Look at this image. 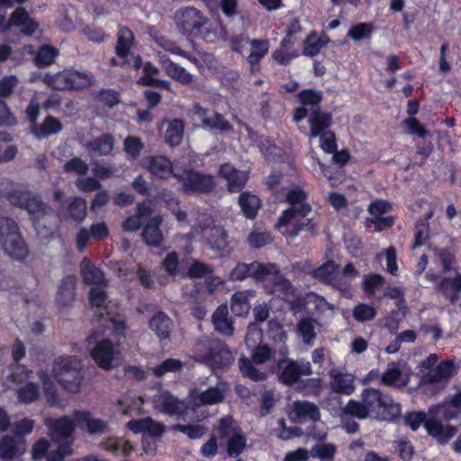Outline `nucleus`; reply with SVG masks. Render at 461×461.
Returning a JSON list of instances; mask_svg holds the SVG:
<instances>
[{
    "mask_svg": "<svg viewBox=\"0 0 461 461\" xmlns=\"http://www.w3.org/2000/svg\"><path fill=\"white\" fill-rule=\"evenodd\" d=\"M344 413L365 420L372 417L381 421L393 423H403L404 415H402V405L396 402L390 395L384 394L380 390L368 387L363 389L360 401L350 399Z\"/></svg>",
    "mask_w": 461,
    "mask_h": 461,
    "instance_id": "obj_1",
    "label": "nucleus"
},
{
    "mask_svg": "<svg viewBox=\"0 0 461 461\" xmlns=\"http://www.w3.org/2000/svg\"><path fill=\"white\" fill-rule=\"evenodd\" d=\"M451 407H461V390L455 393L449 402L431 405L427 411H406L403 425L412 431L423 427L426 432H457L455 426L448 424L458 415V411Z\"/></svg>",
    "mask_w": 461,
    "mask_h": 461,
    "instance_id": "obj_2",
    "label": "nucleus"
},
{
    "mask_svg": "<svg viewBox=\"0 0 461 461\" xmlns=\"http://www.w3.org/2000/svg\"><path fill=\"white\" fill-rule=\"evenodd\" d=\"M297 98L301 106L294 108L293 121L298 123L304 120L309 112L307 106H311V114L308 118L310 126L308 136L317 138L330 131V127L332 124V114L321 110L320 104L322 101V94L312 88L303 89L298 93Z\"/></svg>",
    "mask_w": 461,
    "mask_h": 461,
    "instance_id": "obj_3",
    "label": "nucleus"
},
{
    "mask_svg": "<svg viewBox=\"0 0 461 461\" xmlns=\"http://www.w3.org/2000/svg\"><path fill=\"white\" fill-rule=\"evenodd\" d=\"M43 423L50 432H74L76 429L103 432L108 429L106 421L94 417L86 410H75L70 415L59 418L45 417Z\"/></svg>",
    "mask_w": 461,
    "mask_h": 461,
    "instance_id": "obj_4",
    "label": "nucleus"
},
{
    "mask_svg": "<svg viewBox=\"0 0 461 461\" xmlns=\"http://www.w3.org/2000/svg\"><path fill=\"white\" fill-rule=\"evenodd\" d=\"M147 168L154 176L167 179L174 176L184 184L185 193L199 192L202 189V176L192 170H184L182 174L173 169L171 161L165 156H153L147 159Z\"/></svg>",
    "mask_w": 461,
    "mask_h": 461,
    "instance_id": "obj_5",
    "label": "nucleus"
},
{
    "mask_svg": "<svg viewBox=\"0 0 461 461\" xmlns=\"http://www.w3.org/2000/svg\"><path fill=\"white\" fill-rule=\"evenodd\" d=\"M52 374L56 381L68 393H78L84 375L81 360L76 356L59 357L55 359Z\"/></svg>",
    "mask_w": 461,
    "mask_h": 461,
    "instance_id": "obj_6",
    "label": "nucleus"
},
{
    "mask_svg": "<svg viewBox=\"0 0 461 461\" xmlns=\"http://www.w3.org/2000/svg\"><path fill=\"white\" fill-rule=\"evenodd\" d=\"M158 409L170 416H191L196 408L202 404V393L197 390H191L185 401L172 395L167 391H161L154 397Z\"/></svg>",
    "mask_w": 461,
    "mask_h": 461,
    "instance_id": "obj_7",
    "label": "nucleus"
},
{
    "mask_svg": "<svg viewBox=\"0 0 461 461\" xmlns=\"http://www.w3.org/2000/svg\"><path fill=\"white\" fill-rule=\"evenodd\" d=\"M73 438L71 434H51L50 441L41 438L32 447V458L40 459L44 456L47 461H63L72 454Z\"/></svg>",
    "mask_w": 461,
    "mask_h": 461,
    "instance_id": "obj_8",
    "label": "nucleus"
},
{
    "mask_svg": "<svg viewBox=\"0 0 461 461\" xmlns=\"http://www.w3.org/2000/svg\"><path fill=\"white\" fill-rule=\"evenodd\" d=\"M307 193L299 185H294L285 194V202L290 207L284 210L275 224V228L281 230L283 227H287L293 220L301 217L306 218L312 212V206L306 200Z\"/></svg>",
    "mask_w": 461,
    "mask_h": 461,
    "instance_id": "obj_9",
    "label": "nucleus"
},
{
    "mask_svg": "<svg viewBox=\"0 0 461 461\" xmlns=\"http://www.w3.org/2000/svg\"><path fill=\"white\" fill-rule=\"evenodd\" d=\"M0 243L4 251L13 258L22 260L28 255L27 246L12 219H0Z\"/></svg>",
    "mask_w": 461,
    "mask_h": 461,
    "instance_id": "obj_10",
    "label": "nucleus"
},
{
    "mask_svg": "<svg viewBox=\"0 0 461 461\" xmlns=\"http://www.w3.org/2000/svg\"><path fill=\"white\" fill-rule=\"evenodd\" d=\"M203 348L206 349L203 354V364L213 372L226 370L234 362L233 352L219 339H209L206 343L203 340Z\"/></svg>",
    "mask_w": 461,
    "mask_h": 461,
    "instance_id": "obj_11",
    "label": "nucleus"
},
{
    "mask_svg": "<svg viewBox=\"0 0 461 461\" xmlns=\"http://www.w3.org/2000/svg\"><path fill=\"white\" fill-rule=\"evenodd\" d=\"M278 267L275 263H260L253 261L249 264L240 262L230 273L231 281H243L248 277H253L257 281H263L267 276L277 274Z\"/></svg>",
    "mask_w": 461,
    "mask_h": 461,
    "instance_id": "obj_12",
    "label": "nucleus"
},
{
    "mask_svg": "<svg viewBox=\"0 0 461 461\" xmlns=\"http://www.w3.org/2000/svg\"><path fill=\"white\" fill-rule=\"evenodd\" d=\"M89 354L99 367L109 370L113 367L116 351L113 344L106 339H99L97 333H93L87 338Z\"/></svg>",
    "mask_w": 461,
    "mask_h": 461,
    "instance_id": "obj_13",
    "label": "nucleus"
},
{
    "mask_svg": "<svg viewBox=\"0 0 461 461\" xmlns=\"http://www.w3.org/2000/svg\"><path fill=\"white\" fill-rule=\"evenodd\" d=\"M425 278L429 282L438 281L435 291L440 293L451 303H456L461 292V274L457 273L453 278L440 276L432 272H427Z\"/></svg>",
    "mask_w": 461,
    "mask_h": 461,
    "instance_id": "obj_14",
    "label": "nucleus"
},
{
    "mask_svg": "<svg viewBox=\"0 0 461 461\" xmlns=\"http://www.w3.org/2000/svg\"><path fill=\"white\" fill-rule=\"evenodd\" d=\"M206 213L203 212V239L209 249L216 252V257H223L230 253L228 233L221 226L207 227Z\"/></svg>",
    "mask_w": 461,
    "mask_h": 461,
    "instance_id": "obj_15",
    "label": "nucleus"
},
{
    "mask_svg": "<svg viewBox=\"0 0 461 461\" xmlns=\"http://www.w3.org/2000/svg\"><path fill=\"white\" fill-rule=\"evenodd\" d=\"M179 30L191 37H197L201 33L202 14L194 7H185L178 10L175 15Z\"/></svg>",
    "mask_w": 461,
    "mask_h": 461,
    "instance_id": "obj_16",
    "label": "nucleus"
},
{
    "mask_svg": "<svg viewBox=\"0 0 461 461\" xmlns=\"http://www.w3.org/2000/svg\"><path fill=\"white\" fill-rule=\"evenodd\" d=\"M27 450L23 434H5L0 438V460L11 461L20 458Z\"/></svg>",
    "mask_w": 461,
    "mask_h": 461,
    "instance_id": "obj_17",
    "label": "nucleus"
},
{
    "mask_svg": "<svg viewBox=\"0 0 461 461\" xmlns=\"http://www.w3.org/2000/svg\"><path fill=\"white\" fill-rule=\"evenodd\" d=\"M11 26L19 27L25 35H32L37 30L38 23L29 16L24 8L19 7L8 20L0 15V32H6Z\"/></svg>",
    "mask_w": 461,
    "mask_h": 461,
    "instance_id": "obj_18",
    "label": "nucleus"
},
{
    "mask_svg": "<svg viewBox=\"0 0 461 461\" xmlns=\"http://www.w3.org/2000/svg\"><path fill=\"white\" fill-rule=\"evenodd\" d=\"M9 201L13 205L27 210L34 217L45 215L50 211V208L38 196L29 192H14L9 195Z\"/></svg>",
    "mask_w": 461,
    "mask_h": 461,
    "instance_id": "obj_19",
    "label": "nucleus"
},
{
    "mask_svg": "<svg viewBox=\"0 0 461 461\" xmlns=\"http://www.w3.org/2000/svg\"><path fill=\"white\" fill-rule=\"evenodd\" d=\"M217 176L227 182V189L230 193H239L249 180V172L237 169L230 163L221 164Z\"/></svg>",
    "mask_w": 461,
    "mask_h": 461,
    "instance_id": "obj_20",
    "label": "nucleus"
},
{
    "mask_svg": "<svg viewBox=\"0 0 461 461\" xmlns=\"http://www.w3.org/2000/svg\"><path fill=\"white\" fill-rule=\"evenodd\" d=\"M106 285H96L89 291V300L91 307L95 309V312L99 316L112 315L113 309L117 307L115 303L108 301L107 295L104 290Z\"/></svg>",
    "mask_w": 461,
    "mask_h": 461,
    "instance_id": "obj_21",
    "label": "nucleus"
},
{
    "mask_svg": "<svg viewBox=\"0 0 461 461\" xmlns=\"http://www.w3.org/2000/svg\"><path fill=\"white\" fill-rule=\"evenodd\" d=\"M279 373L277 375L278 381L286 386H292L300 381V373L298 368V361L283 358L278 360L276 364Z\"/></svg>",
    "mask_w": 461,
    "mask_h": 461,
    "instance_id": "obj_22",
    "label": "nucleus"
},
{
    "mask_svg": "<svg viewBox=\"0 0 461 461\" xmlns=\"http://www.w3.org/2000/svg\"><path fill=\"white\" fill-rule=\"evenodd\" d=\"M221 435V449L220 455L226 457H236L240 456L246 447L247 438L244 434H231V437L225 440V436Z\"/></svg>",
    "mask_w": 461,
    "mask_h": 461,
    "instance_id": "obj_23",
    "label": "nucleus"
},
{
    "mask_svg": "<svg viewBox=\"0 0 461 461\" xmlns=\"http://www.w3.org/2000/svg\"><path fill=\"white\" fill-rule=\"evenodd\" d=\"M455 371L452 360H443L436 367L428 371L421 381L426 384H434L443 381H447L451 377Z\"/></svg>",
    "mask_w": 461,
    "mask_h": 461,
    "instance_id": "obj_24",
    "label": "nucleus"
},
{
    "mask_svg": "<svg viewBox=\"0 0 461 461\" xmlns=\"http://www.w3.org/2000/svg\"><path fill=\"white\" fill-rule=\"evenodd\" d=\"M330 41L326 33L319 35L316 31H312L303 41L302 54L308 58L316 57Z\"/></svg>",
    "mask_w": 461,
    "mask_h": 461,
    "instance_id": "obj_25",
    "label": "nucleus"
},
{
    "mask_svg": "<svg viewBox=\"0 0 461 461\" xmlns=\"http://www.w3.org/2000/svg\"><path fill=\"white\" fill-rule=\"evenodd\" d=\"M214 330L223 336H232L234 333L233 321L229 317L228 307L221 304L212 316Z\"/></svg>",
    "mask_w": 461,
    "mask_h": 461,
    "instance_id": "obj_26",
    "label": "nucleus"
},
{
    "mask_svg": "<svg viewBox=\"0 0 461 461\" xmlns=\"http://www.w3.org/2000/svg\"><path fill=\"white\" fill-rule=\"evenodd\" d=\"M294 413L299 421L316 422L321 419L319 407L309 401H295L294 402Z\"/></svg>",
    "mask_w": 461,
    "mask_h": 461,
    "instance_id": "obj_27",
    "label": "nucleus"
},
{
    "mask_svg": "<svg viewBox=\"0 0 461 461\" xmlns=\"http://www.w3.org/2000/svg\"><path fill=\"white\" fill-rule=\"evenodd\" d=\"M114 145V140L110 134H104L92 141L85 143L83 146L93 157H101L109 155Z\"/></svg>",
    "mask_w": 461,
    "mask_h": 461,
    "instance_id": "obj_28",
    "label": "nucleus"
},
{
    "mask_svg": "<svg viewBox=\"0 0 461 461\" xmlns=\"http://www.w3.org/2000/svg\"><path fill=\"white\" fill-rule=\"evenodd\" d=\"M408 383L409 379L402 376V371L396 362L389 363L386 370L381 376V384L385 386L400 389L407 386Z\"/></svg>",
    "mask_w": 461,
    "mask_h": 461,
    "instance_id": "obj_29",
    "label": "nucleus"
},
{
    "mask_svg": "<svg viewBox=\"0 0 461 461\" xmlns=\"http://www.w3.org/2000/svg\"><path fill=\"white\" fill-rule=\"evenodd\" d=\"M305 230L312 235H316V222L312 218L297 217L293 220L292 223L287 227H283L280 230L282 233L291 239L296 238L301 231Z\"/></svg>",
    "mask_w": 461,
    "mask_h": 461,
    "instance_id": "obj_30",
    "label": "nucleus"
},
{
    "mask_svg": "<svg viewBox=\"0 0 461 461\" xmlns=\"http://www.w3.org/2000/svg\"><path fill=\"white\" fill-rule=\"evenodd\" d=\"M81 275L84 283L92 285H106L103 272L85 258L81 262Z\"/></svg>",
    "mask_w": 461,
    "mask_h": 461,
    "instance_id": "obj_31",
    "label": "nucleus"
},
{
    "mask_svg": "<svg viewBox=\"0 0 461 461\" xmlns=\"http://www.w3.org/2000/svg\"><path fill=\"white\" fill-rule=\"evenodd\" d=\"M158 56L162 68L168 77L182 84H189L192 82V75L188 73L184 68L171 61L164 55Z\"/></svg>",
    "mask_w": 461,
    "mask_h": 461,
    "instance_id": "obj_32",
    "label": "nucleus"
},
{
    "mask_svg": "<svg viewBox=\"0 0 461 461\" xmlns=\"http://www.w3.org/2000/svg\"><path fill=\"white\" fill-rule=\"evenodd\" d=\"M330 388L331 390L339 394L350 395L355 390L353 379L348 375L331 370L330 372Z\"/></svg>",
    "mask_w": 461,
    "mask_h": 461,
    "instance_id": "obj_33",
    "label": "nucleus"
},
{
    "mask_svg": "<svg viewBox=\"0 0 461 461\" xmlns=\"http://www.w3.org/2000/svg\"><path fill=\"white\" fill-rule=\"evenodd\" d=\"M66 208H62L60 214L64 217L72 219L77 222H81L86 216V200L74 197L68 200Z\"/></svg>",
    "mask_w": 461,
    "mask_h": 461,
    "instance_id": "obj_34",
    "label": "nucleus"
},
{
    "mask_svg": "<svg viewBox=\"0 0 461 461\" xmlns=\"http://www.w3.org/2000/svg\"><path fill=\"white\" fill-rule=\"evenodd\" d=\"M338 267L334 261L328 260L314 270L313 276L324 284L337 286L340 280L336 274Z\"/></svg>",
    "mask_w": 461,
    "mask_h": 461,
    "instance_id": "obj_35",
    "label": "nucleus"
},
{
    "mask_svg": "<svg viewBox=\"0 0 461 461\" xmlns=\"http://www.w3.org/2000/svg\"><path fill=\"white\" fill-rule=\"evenodd\" d=\"M239 204L247 219L253 220L257 217L261 203L259 198L249 192H243L239 196Z\"/></svg>",
    "mask_w": 461,
    "mask_h": 461,
    "instance_id": "obj_36",
    "label": "nucleus"
},
{
    "mask_svg": "<svg viewBox=\"0 0 461 461\" xmlns=\"http://www.w3.org/2000/svg\"><path fill=\"white\" fill-rule=\"evenodd\" d=\"M162 222L161 216H156L145 225L142 231V238L144 241L149 246H158L162 240V233L159 230V225Z\"/></svg>",
    "mask_w": 461,
    "mask_h": 461,
    "instance_id": "obj_37",
    "label": "nucleus"
},
{
    "mask_svg": "<svg viewBox=\"0 0 461 461\" xmlns=\"http://www.w3.org/2000/svg\"><path fill=\"white\" fill-rule=\"evenodd\" d=\"M30 129L38 139H41L59 132L62 125L57 118L49 115L41 124L31 126Z\"/></svg>",
    "mask_w": 461,
    "mask_h": 461,
    "instance_id": "obj_38",
    "label": "nucleus"
},
{
    "mask_svg": "<svg viewBox=\"0 0 461 461\" xmlns=\"http://www.w3.org/2000/svg\"><path fill=\"white\" fill-rule=\"evenodd\" d=\"M76 283L75 276H68L62 280L57 294V301L60 305H68L74 300Z\"/></svg>",
    "mask_w": 461,
    "mask_h": 461,
    "instance_id": "obj_39",
    "label": "nucleus"
},
{
    "mask_svg": "<svg viewBox=\"0 0 461 461\" xmlns=\"http://www.w3.org/2000/svg\"><path fill=\"white\" fill-rule=\"evenodd\" d=\"M149 328L160 339H166L171 330V321L164 312H158L151 318Z\"/></svg>",
    "mask_w": 461,
    "mask_h": 461,
    "instance_id": "obj_40",
    "label": "nucleus"
},
{
    "mask_svg": "<svg viewBox=\"0 0 461 461\" xmlns=\"http://www.w3.org/2000/svg\"><path fill=\"white\" fill-rule=\"evenodd\" d=\"M249 44L251 51L247 60L251 66L258 65L269 50V41L268 40L253 39L249 41Z\"/></svg>",
    "mask_w": 461,
    "mask_h": 461,
    "instance_id": "obj_41",
    "label": "nucleus"
},
{
    "mask_svg": "<svg viewBox=\"0 0 461 461\" xmlns=\"http://www.w3.org/2000/svg\"><path fill=\"white\" fill-rule=\"evenodd\" d=\"M203 126L218 130L221 132H230L233 131V126L222 114L213 113L212 115H208L205 109H203Z\"/></svg>",
    "mask_w": 461,
    "mask_h": 461,
    "instance_id": "obj_42",
    "label": "nucleus"
},
{
    "mask_svg": "<svg viewBox=\"0 0 461 461\" xmlns=\"http://www.w3.org/2000/svg\"><path fill=\"white\" fill-rule=\"evenodd\" d=\"M133 41L132 32L126 27L120 28L117 35L116 54L121 58H126Z\"/></svg>",
    "mask_w": 461,
    "mask_h": 461,
    "instance_id": "obj_43",
    "label": "nucleus"
},
{
    "mask_svg": "<svg viewBox=\"0 0 461 461\" xmlns=\"http://www.w3.org/2000/svg\"><path fill=\"white\" fill-rule=\"evenodd\" d=\"M315 323L312 318H303L297 323V331L306 345L312 346L316 339Z\"/></svg>",
    "mask_w": 461,
    "mask_h": 461,
    "instance_id": "obj_44",
    "label": "nucleus"
},
{
    "mask_svg": "<svg viewBox=\"0 0 461 461\" xmlns=\"http://www.w3.org/2000/svg\"><path fill=\"white\" fill-rule=\"evenodd\" d=\"M239 366L241 375L253 382H262L267 379V375L257 369L253 365V361L246 357H241L239 359Z\"/></svg>",
    "mask_w": 461,
    "mask_h": 461,
    "instance_id": "obj_45",
    "label": "nucleus"
},
{
    "mask_svg": "<svg viewBox=\"0 0 461 461\" xmlns=\"http://www.w3.org/2000/svg\"><path fill=\"white\" fill-rule=\"evenodd\" d=\"M303 32L301 21L297 17L289 20L285 29V37L280 41L282 48H291L296 42L295 35Z\"/></svg>",
    "mask_w": 461,
    "mask_h": 461,
    "instance_id": "obj_46",
    "label": "nucleus"
},
{
    "mask_svg": "<svg viewBox=\"0 0 461 461\" xmlns=\"http://www.w3.org/2000/svg\"><path fill=\"white\" fill-rule=\"evenodd\" d=\"M39 378L42 383L44 394L48 404L51 407H58L61 405V400L57 393V390L50 379L49 375L45 372L39 373Z\"/></svg>",
    "mask_w": 461,
    "mask_h": 461,
    "instance_id": "obj_47",
    "label": "nucleus"
},
{
    "mask_svg": "<svg viewBox=\"0 0 461 461\" xmlns=\"http://www.w3.org/2000/svg\"><path fill=\"white\" fill-rule=\"evenodd\" d=\"M230 310L237 316H245L249 312L250 303L247 292L240 291L233 294Z\"/></svg>",
    "mask_w": 461,
    "mask_h": 461,
    "instance_id": "obj_48",
    "label": "nucleus"
},
{
    "mask_svg": "<svg viewBox=\"0 0 461 461\" xmlns=\"http://www.w3.org/2000/svg\"><path fill=\"white\" fill-rule=\"evenodd\" d=\"M127 427L132 432H164V427L154 422L150 418H144L139 420H131Z\"/></svg>",
    "mask_w": 461,
    "mask_h": 461,
    "instance_id": "obj_49",
    "label": "nucleus"
},
{
    "mask_svg": "<svg viewBox=\"0 0 461 461\" xmlns=\"http://www.w3.org/2000/svg\"><path fill=\"white\" fill-rule=\"evenodd\" d=\"M184 124L183 122L175 119L168 122L165 132L166 142L170 146H177L183 139Z\"/></svg>",
    "mask_w": 461,
    "mask_h": 461,
    "instance_id": "obj_50",
    "label": "nucleus"
},
{
    "mask_svg": "<svg viewBox=\"0 0 461 461\" xmlns=\"http://www.w3.org/2000/svg\"><path fill=\"white\" fill-rule=\"evenodd\" d=\"M375 32V26L371 23H358L350 27L347 36L354 41L369 40Z\"/></svg>",
    "mask_w": 461,
    "mask_h": 461,
    "instance_id": "obj_51",
    "label": "nucleus"
},
{
    "mask_svg": "<svg viewBox=\"0 0 461 461\" xmlns=\"http://www.w3.org/2000/svg\"><path fill=\"white\" fill-rule=\"evenodd\" d=\"M68 70H64L54 75L47 74L43 77V82L55 90L70 89Z\"/></svg>",
    "mask_w": 461,
    "mask_h": 461,
    "instance_id": "obj_52",
    "label": "nucleus"
},
{
    "mask_svg": "<svg viewBox=\"0 0 461 461\" xmlns=\"http://www.w3.org/2000/svg\"><path fill=\"white\" fill-rule=\"evenodd\" d=\"M274 241V237L271 231H257L252 230L249 232L247 242L248 244L256 249H262Z\"/></svg>",
    "mask_w": 461,
    "mask_h": 461,
    "instance_id": "obj_53",
    "label": "nucleus"
},
{
    "mask_svg": "<svg viewBox=\"0 0 461 461\" xmlns=\"http://www.w3.org/2000/svg\"><path fill=\"white\" fill-rule=\"evenodd\" d=\"M70 89H81L87 87L94 81L92 74L76 70H68Z\"/></svg>",
    "mask_w": 461,
    "mask_h": 461,
    "instance_id": "obj_54",
    "label": "nucleus"
},
{
    "mask_svg": "<svg viewBox=\"0 0 461 461\" xmlns=\"http://www.w3.org/2000/svg\"><path fill=\"white\" fill-rule=\"evenodd\" d=\"M376 314V309L373 305L365 303H357L352 312L353 318L358 322L372 321Z\"/></svg>",
    "mask_w": 461,
    "mask_h": 461,
    "instance_id": "obj_55",
    "label": "nucleus"
},
{
    "mask_svg": "<svg viewBox=\"0 0 461 461\" xmlns=\"http://www.w3.org/2000/svg\"><path fill=\"white\" fill-rule=\"evenodd\" d=\"M337 452V447L334 444H315L310 453L312 457H317L321 461H332Z\"/></svg>",
    "mask_w": 461,
    "mask_h": 461,
    "instance_id": "obj_56",
    "label": "nucleus"
},
{
    "mask_svg": "<svg viewBox=\"0 0 461 461\" xmlns=\"http://www.w3.org/2000/svg\"><path fill=\"white\" fill-rule=\"evenodd\" d=\"M276 351L267 344L258 345L251 355V360L256 365H262L274 357Z\"/></svg>",
    "mask_w": 461,
    "mask_h": 461,
    "instance_id": "obj_57",
    "label": "nucleus"
},
{
    "mask_svg": "<svg viewBox=\"0 0 461 461\" xmlns=\"http://www.w3.org/2000/svg\"><path fill=\"white\" fill-rule=\"evenodd\" d=\"M58 54L59 51L57 49L48 45L42 46L37 52L35 63L38 67L50 66L54 62Z\"/></svg>",
    "mask_w": 461,
    "mask_h": 461,
    "instance_id": "obj_58",
    "label": "nucleus"
},
{
    "mask_svg": "<svg viewBox=\"0 0 461 461\" xmlns=\"http://www.w3.org/2000/svg\"><path fill=\"white\" fill-rule=\"evenodd\" d=\"M385 282L383 276L375 273H371L364 276L362 283L364 292L368 295H373L375 290L381 287Z\"/></svg>",
    "mask_w": 461,
    "mask_h": 461,
    "instance_id": "obj_59",
    "label": "nucleus"
},
{
    "mask_svg": "<svg viewBox=\"0 0 461 461\" xmlns=\"http://www.w3.org/2000/svg\"><path fill=\"white\" fill-rule=\"evenodd\" d=\"M105 448L114 453L122 452L124 455H129L132 450V446L123 438H113L105 443Z\"/></svg>",
    "mask_w": 461,
    "mask_h": 461,
    "instance_id": "obj_60",
    "label": "nucleus"
},
{
    "mask_svg": "<svg viewBox=\"0 0 461 461\" xmlns=\"http://www.w3.org/2000/svg\"><path fill=\"white\" fill-rule=\"evenodd\" d=\"M183 364L181 361L175 358H168L163 361L160 365L152 368L154 375L160 377L167 372H176L182 368Z\"/></svg>",
    "mask_w": 461,
    "mask_h": 461,
    "instance_id": "obj_61",
    "label": "nucleus"
},
{
    "mask_svg": "<svg viewBox=\"0 0 461 461\" xmlns=\"http://www.w3.org/2000/svg\"><path fill=\"white\" fill-rule=\"evenodd\" d=\"M123 146L127 155L133 159L139 157L144 147L140 139L133 136L127 137L123 141Z\"/></svg>",
    "mask_w": 461,
    "mask_h": 461,
    "instance_id": "obj_62",
    "label": "nucleus"
},
{
    "mask_svg": "<svg viewBox=\"0 0 461 461\" xmlns=\"http://www.w3.org/2000/svg\"><path fill=\"white\" fill-rule=\"evenodd\" d=\"M39 397L38 386L33 383H28L18 391L20 402L28 403L37 400Z\"/></svg>",
    "mask_w": 461,
    "mask_h": 461,
    "instance_id": "obj_63",
    "label": "nucleus"
},
{
    "mask_svg": "<svg viewBox=\"0 0 461 461\" xmlns=\"http://www.w3.org/2000/svg\"><path fill=\"white\" fill-rule=\"evenodd\" d=\"M403 124L407 127L409 133L411 135L425 138L429 134V131L415 117L406 118L403 121Z\"/></svg>",
    "mask_w": 461,
    "mask_h": 461,
    "instance_id": "obj_64",
    "label": "nucleus"
}]
</instances>
